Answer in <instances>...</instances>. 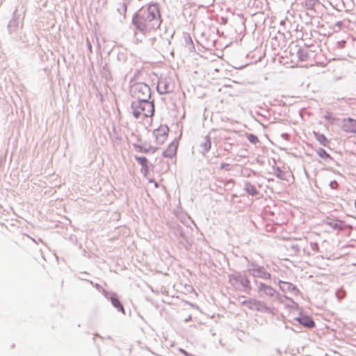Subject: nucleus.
I'll use <instances>...</instances> for the list:
<instances>
[{
	"label": "nucleus",
	"mask_w": 356,
	"mask_h": 356,
	"mask_svg": "<svg viewBox=\"0 0 356 356\" xmlns=\"http://www.w3.org/2000/svg\"><path fill=\"white\" fill-rule=\"evenodd\" d=\"M134 158H135L136 161L138 162V163L141 165V169H140L141 173L143 174L144 176H147V175L149 172V170L147 159L145 156H135Z\"/></svg>",
	"instance_id": "nucleus-17"
},
{
	"label": "nucleus",
	"mask_w": 356,
	"mask_h": 356,
	"mask_svg": "<svg viewBox=\"0 0 356 356\" xmlns=\"http://www.w3.org/2000/svg\"><path fill=\"white\" fill-rule=\"evenodd\" d=\"M172 232L174 235L177 236L179 243L182 245L183 247L188 248L189 243L182 227L179 225H177L172 227Z\"/></svg>",
	"instance_id": "nucleus-8"
},
{
	"label": "nucleus",
	"mask_w": 356,
	"mask_h": 356,
	"mask_svg": "<svg viewBox=\"0 0 356 356\" xmlns=\"http://www.w3.org/2000/svg\"><path fill=\"white\" fill-rule=\"evenodd\" d=\"M273 174L278 179L284 180L285 179V172L281 170L280 167H273Z\"/></svg>",
	"instance_id": "nucleus-26"
},
{
	"label": "nucleus",
	"mask_w": 356,
	"mask_h": 356,
	"mask_svg": "<svg viewBox=\"0 0 356 356\" xmlns=\"http://www.w3.org/2000/svg\"><path fill=\"white\" fill-rule=\"evenodd\" d=\"M133 146L138 152L147 154V150L143 149V145L138 143H134Z\"/></svg>",
	"instance_id": "nucleus-30"
},
{
	"label": "nucleus",
	"mask_w": 356,
	"mask_h": 356,
	"mask_svg": "<svg viewBox=\"0 0 356 356\" xmlns=\"http://www.w3.org/2000/svg\"><path fill=\"white\" fill-rule=\"evenodd\" d=\"M220 168L226 171H230L232 170V165L229 163H222L220 164Z\"/></svg>",
	"instance_id": "nucleus-32"
},
{
	"label": "nucleus",
	"mask_w": 356,
	"mask_h": 356,
	"mask_svg": "<svg viewBox=\"0 0 356 356\" xmlns=\"http://www.w3.org/2000/svg\"><path fill=\"white\" fill-rule=\"evenodd\" d=\"M188 39H189L190 42H192V40L190 36H188Z\"/></svg>",
	"instance_id": "nucleus-40"
},
{
	"label": "nucleus",
	"mask_w": 356,
	"mask_h": 356,
	"mask_svg": "<svg viewBox=\"0 0 356 356\" xmlns=\"http://www.w3.org/2000/svg\"><path fill=\"white\" fill-rule=\"evenodd\" d=\"M251 276L254 278H260L264 280H268L271 279V274L266 271V269L264 266L260 267L259 269L256 270Z\"/></svg>",
	"instance_id": "nucleus-14"
},
{
	"label": "nucleus",
	"mask_w": 356,
	"mask_h": 356,
	"mask_svg": "<svg viewBox=\"0 0 356 356\" xmlns=\"http://www.w3.org/2000/svg\"><path fill=\"white\" fill-rule=\"evenodd\" d=\"M282 137L285 139V140H288L289 139V134H286V133H284V134H282Z\"/></svg>",
	"instance_id": "nucleus-37"
},
{
	"label": "nucleus",
	"mask_w": 356,
	"mask_h": 356,
	"mask_svg": "<svg viewBox=\"0 0 356 356\" xmlns=\"http://www.w3.org/2000/svg\"><path fill=\"white\" fill-rule=\"evenodd\" d=\"M95 337H99V336L97 334H95Z\"/></svg>",
	"instance_id": "nucleus-43"
},
{
	"label": "nucleus",
	"mask_w": 356,
	"mask_h": 356,
	"mask_svg": "<svg viewBox=\"0 0 356 356\" xmlns=\"http://www.w3.org/2000/svg\"><path fill=\"white\" fill-rule=\"evenodd\" d=\"M243 189L248 195L252 196H255L259 194V192L255 186L248 181H244Z\"/></svg>",
	"instance_id": "nucleus-21"
},
{
	"label": "nucleus",
	"mask_w": 356,
	"mask_h": 356,
	"mask_svg": "<svg viewBox=\"0 0 356 356\" xmlns=\"http://www.w3.org/2000/svg\"><path fill=\"white\" fill-rule=\"evenodd\" d=\"M16 10L13 13V18L9 21L7 28L10 34L14 33L17 31L19 27V17L16 16Z\"/></svg>",
	"instance_id": "nucleus-15"
},
{
	"label": "nucleus",
	"mask_w": 356,
	"mask_h": 356,
	"mask_svg": "<svg viewBox=\"0 0 356 356\" xmlns=\"http://www.w3.org/2000/svg\"><path fill=\"white\" fill-rule=\"evenodd\" d=\"M179 143L177 140H174L163 152V156L165 158H172L176 155Z\"/></svg>",
	"instance_id": "nucleus-13"
},
{
	"label": "nucleus",
	"mask_w": 356,
	"mask_h": 356,
	"mask_svg": "<svg viewBox=\"0 0 356 356\" xmlns=\"http://www.w3.org/2000/svg\"><path fill=\"white\" fill-rule=\"evenodd\" d=\"M91 284H92L97 290H100L102 289V286L99 284H93L92 281H88Z\"/></svg>",
	"instance_id": "nucleus-35"
},
{
	"label": "nucleus",
	"mask_w": 356,
	"mask_h": 356,
	"mask_svg": "<svg viewBox=\"0 0 356 356\" xmlns=\"http://www.w3.org/2000/svg\"><path fill=\"white\" fill-rule=\"evenodd\" d=\"M181 351H182V353H184L185 354V356H192L191 355H188V354L186 351H184V350H181Z\"/></svg>",
	"instance_id": "nucleus-38"
},
{
	"label": "nucleus",
	"mask_w": 356,
	"mask_h": 356,
	"mask_svg": "<svg viewBox=\"0 0 356 356\" xmlns=\"http://www.w3.org/2000/svg\"><path fill=\"white\" fill-rule=\"evenodd\" d=\"M131 107L133 109V115L136 119H138L141 115L145 118L152 117L154 113V102H151L149 99L134 101Z\"/></svg>",
	"instance_id": "nucleus-3"
},
{
	"label": "nucleus",
	"mask_w": 356,
	"mask_h": 356,
	"mask_svg": "<svg viewBox=\"0 0 356 356\" xmlns=\"http://www.w3.org/2000/svg\"><path fill=\"white\" fill-rule=\"evenodd\" d=\"M329 186H330L331 188L334 189L337 187L338 184L337 181L334 180L330 182Z\"/></svg>",
	"instance_id": "nucleus-34"
},
{
	"label": "nucleus",
	"mask_w": 356,
	"mask_h": 356,
	"mask_svg": "<svg viewBox=\"0 0 356 356\" xmlns=\"http://www.w3.org/2000/svg\"><path fill=\"white\" fill-rule=\"evenodd\" d=\"M278 284L280 289L284 293L289 292L293 295H298L300 293L298 289L291 282L279 280Z\"/></svg>",
	"instance_id": "nucleus-10"
},
{
	"label": "nucleus",
	"mask_w": 356,
	"mask_h": 356,
	"mask_svg": "<svg viewBox=\"0 0 356 356\" xmlns=\"http://www.w3.org/2000/svg\"><path fill=\"white\" fill-rule=\"evenodd\" d=\"M247 261V271L251 275L256 270L259 269L262 266L259 265L256 261L250 260L248 258L245 257Z\"/></svg>",
	"instance_id": "nucleus-22"
},
{
	"label": "nucleus",
	"mask_w": 356,
	"mask_h": 356,
	"mask_svg": "<svg viewBox=\"0 0 356 356\" xmlns=\"http://www.w3.org/2000/svg\"><path fill=\"white\" fill-rule=\"evenodd\" d=\"M311 249L315 252L319 251V247L317 243H310Z\"/></svg>",
	"instance_id": "nucleus-33"
},
{
	"label": "nucleus",
	"mask_w": 356,
	"mask_h": 356,
	"mask_svg": "<svg viewBox=\"0 0 356 356\" xmlns=\"http://www.w3.org/2000/svg\"><path fill=\"white\" fill-rule=\"evenodd\" d=\"M248 141L252 144H257L259 142L258 138L253 134H249L247 136Z\"/></svg>",
	"instance_id": "nucleus-28"
},
{
	"label": "nucleus",
	"mask_w": 356,
	"mask_h": 356,
	"mask_svg": "<svg viewBox=\"0 0 356 356\" xmlns=\"http://www.w3.org/2000/svg\"><path fill=\"white\" fill-rule=\"evenodd\" d=\"M143 149L147 150V153H149V152L154 153V152H156V151L157 150L158 148L154 147L150 145L144 144Z\"/></svg>",
	"instance_id": "nucleus-29"
},
{
	"label": "nucleus",
	"mask_w": 356,
	"mask_h": 356,
	"mask_svg": "<svg viewBox=\"0 0 356 356\" xmlns=\"http://www.w3.org/2000/svg\"><path fill=\"white\" fill-rule=\"evenodd\" d=\"M109 298L112 305L115 308H116L119 312H121L122 313L124 314V307L121 302L120 301L118 295L115 293H111Z\"/></svg>",
	"instance_id": "nucleus-19"
},
{
	"label": "nucleus",
	"mask_w": 356,
	"mask_h": 356,
	"mask_svg": "<svg viewBox=\"0 0 356 356\" xmlns=\"http://www.w3.org/2000/svg\"><path fill=\"white\" fill-rule=\"evenodd\" d=\"M315 138L318 140V142L323 146L327 147L330 143V141L326 138V136L320 133L314 132Z\"/></svg>",
	"instance_id": "nucleus-25"
},
{
	"label": "nucleus",
	"mask_w": 356,
	"mask_h": 356,
	"mask_svg": "<svg viewBox=\"0 0 356 356\" xmlns=\"http://www.w3.org/2000/svg\"><path fill=\"white\" fill-rule=\"evenodd\" d=\"M296 55L300 61H307L310 57L309 51L307 49L303 48H298Z\"/></svg>",
	"instance_id": "nucleus-23"
},
{
	"label": "nucleus",
	"mask_w": 356,
	"mask_h": 356,
	"mask_svg": "<svg viewBox=\"0 0 356 356\" xmlns=\"http://www.w3.org/2000/svg\"><path fill=\"white\" fill-rule=\"evenodd\" d=\"M156 90L159 94L164 95L172 92L173 88L170 86L169 81L165 79L159 81Z\"/></svg>",
	"instance_id": "nucleus-11"
},
{
	"label": "nucleus",
	"mask_w": 356,
	"mask_h": 356,
	"mask_svg": "<svg viewBox=\"0 0 356 356\" xmlns=\"http://www.w3.org/2000/svg\"><path fill=\"white\" fill-rule=\"evenodd\" d=\"M228 282L236 291L250 294L252 289L249 277L243 272L234 270L228 275Z\"/></svg>",
	"instance_id": "nucleus-2"
},
{
	"label": "nucleus",
	"mask_w": 356,
	"mask_h": 356,
	"mask_svg": "<svg viewBox=\"0 0 356 356\" xmlns=\"http://www.w3.org/2000/svg\"><path fill=\"white\" fill-rule=\"evenodd\" d=\"M169 132V128L167 125H161L159 128L153 131V135L155 137L156 142L161 145L167 138Z\"/></svg>",
	"instance_id": "nucleus-7"
},
{
	"label": "nucleus",
	"mask_w": 356,
	"mask_h": 356,
	"mask_svg": "<svg viewBox=\"0 0 356 356\" xmlns=\"http://www.w3.org/2000/svg\"><path fill=\"white\" fill-rule=\"evenodd\" d=\"M326 223L332 229L337 230H343L346 227L344 221L338 219H332L328 220Z\"/></svg>",
	"instance_id": "nucleus-18"
},
{
	"label": "nucleus",
	"mask_w": 356,
	"mask_h": 356,
	"mask_svg": "<svg viewBox=\"0 0 356 356\" xmlns=\"http://www.w3.org/2000/svg\"><path fill=\"white\" fill-rule=\"evenodd\" d=\"M87 46H88V49L90 50V51H92V44L90 43V42L89 41L88 39H87Z\"/></svg>",
	"instance_id": "nucleus-36"
},
{
	"label": "nucleus",
	"mask_w": 356,
	"mask_h": 356,
	"mask_svg": "<svg viewBox=\"0 0 356 356\" xmlns=\"http://www.w3.org/2000/svg\"><path fill=\"white\" fill-rule=\"evenodd\" d=\"M301 4L305 9L315 13L316 6L320 5V1L318 0H302Z\"/></svg>",
	"instance_id": "nucleus-20"
},
{
	"label": "nucleus",
	"mask_w": 356,
	"mask_h": 356,
	"mask_svg": "<svg viewBox=\"0 0 356 356\" xmlns=\"http://www.w3.org/2000/svg\"><path fill=\"white\" fill-rule=\"evenodd\" d=\"M295 320L297 321L299 324L308 329L313 328L315 326V322L314 320L307 315H300V316L296 317Z\"/></svg>",
	"instance_id": "nucleus-12"
},
{
	"label": "nucleus",
	"mask_w": 356,
	"mask_h": 356,
	"mask_svg": "<svg viewBox=\"0 0 356 356\" xmlns=\"http://www.w3.org/2000/svg\"><path fill=\"white\" fill-rule=\"evenodd\" d=\"M81 279H82V280H86V279H85V276H83V277H82Z\"/></svg>",
	"instance_id": "nucleus-42"
},
{
	"label": "nucleus",
	"mask_w": 356,
	"mask_h": 356,
	"mask_svg": "<svg viewBox=\"0 0 356 356\" xmlns=\"http://www.w3.org/2000/svg\"><path fill=\"white\" fill-rule=\"evenodd\" d=\"M131 94L136 100H147L151 97V89L145 83H137L131 86Z\"/></svg>",
	"instance_id": "nucleus-5"
},
{
	"label": "nucleus",
	"mask_w": 356,
	"mask_h": 356,
	"mask_svg": "<svg viewBox=\"0 0 356 356\" xmlns=\"http://www.w3.org/2000/svg\"><path fill=\"white\" fill-rule=\"evenodd\" d=\"M325 118H326V119H329V116H328V115H327V116H325Z\"/></svg>",
	"instance_id": "nucleus-44"
},
{
	"label": "nucleus",
	"mask_w": 356,
	"mask_h": 356,
	"mask_svg": "<svg viewBox=\"0 0 356 356\" xmlns=\"http://www.w3.org/2000/svg\"><path fill=\"white\" fill-rule=\"evenodd\" d=\"M254 283L257 285V291L260 298H273L277 294L275 289L266 283L259 282L257 280H254Z\"/></svg>",
	"instance_id": "nucleus-6"
},
{
	"label": "nucleus",
	"mask_w": 356,
	"mask_h": 356,
	"mask_svg": "<svg viewBox=\"0 0 356 356\" xmlns=\"http://www.w3.org/2000/svg\"><path fill=\"white\" fill-rule=\"evenodd\" d=\"M316 152L319 157L327 163L333 161V158L323 148L319 147L316 149Z\"/></svg>",
	"instance_id": "nucleus-24"
},
{
	"label": "nucleus",
	"mask_w": 356,
	"mask_h": 356,
	"mask_svg": "<svg viewBox=\"0 0 356 356\" xmlns=\"http://www.w3.org/2000/svg\"><path fill=\"white\" fill-rule=\"evenodd\" d=\"M131 22L143 35L159 29L161 24L159 5L151 3L146 8H141L134 13Z\"/></svg>",
	"instance_id": "nucleus-1"
},
{
	"label": "nucleus",
	"mask_w": 356,
	"mask_h": 356,
	"mask_svg": "<svg viewBox=\"0 0 356 356\" xmlns=\"http://www.w3.org/2000/svg\"><path fill=\"white\" fill-rule=\"evenodd\" d=\"M242 305L249 309L274 315L275 308L268 307L264 301L250 298L242 302Z\"/></svg>",
	"instance_id": "nucleus-4"
},
{
	"label": "nucleus",
	"mask_w": 356,
	"mask_h": 356,
	"mask_svg": "<svg viewBox=\"0 0 356 356\" xmlns=\"http://www.w3.org/2000/svg\"><path fill=\"white\" fill-rule=\"evenodd\" d=\"M81 279H82V280H86V279H85V276H83V277H82Z\"/></svg>",
	"instance_id": "nucleus-41"
},
{
	"label": "nucleus",
	"mask_w": 356,
	"mask_h": 356,
	"mask_svg": "<svg viewBox=\"0 0 356 356\" xmlns=\"http://www.w3.org/2000/svg\"><path fill=\"white\" fill-rule=\"evenodd\" d=\"M346 296V292L345 291L342 290V289H339V290H337L336 291V296L338 300H342Z\"/></svg>",
	"instance_id": "nucleus-31"
},
{
	"label": "nucleus",
	"mask_w": 356,
	"mask_h": 356,
	"mask_svg": "<svg viewBox=\"0 0 356 356\" xmlns=\"http://www.w3.org/2000/svg\"><path fill=\"white\" fill-rule=\"evenodd\" d=\"M341 129L345 132L356 134V120L351 118H344Z\"/></svg>",
	"instance_id": "nucleus-9"
},
{
	"label": "nucleus",
	"mask_w": 356,
	"mask_h": 356,
	"mask_svg": "<svg viewBox=\"0 0 356 356\" xmlns=\"http://www.w3.org/2000/svg\"><path fill=\"white\" fill-rule=\"evenodd\" d=\"M191 319V316H189V318H187V319H186V321H188Z\"/></svg>",
	"instance_id": "nucleus-39"
},
{
	"label": "nucleus",
	"mask_w": 356,
	"mask_h": 356,
	"mask_svg": "<svg viewBox=\"0 0 356 356\" xmlns=\"http://www.w3.org/2000/svg\"><path fill=\"white\" fill-rule=\"evenodd\" d=\"M127 9V3L123 1L122 2H119L117 6V10L120 14L125 17Z\"/></svg>",
	"instance_id": "nucleus-27"
},
{
	"label": "nucleus",
	"mask_w": 356,
	"mask_h": 356,
	"mask_svg": "<svg viewBox=\"0 0 356 356\" xmlns=\"http://www.w3.org/2000/svg\"><path fill=\"white\" fill-rule=\"evenodd\" d=\"M200 152L205 155L211 147V140L209 135L205 136L200 143Z\"/></svg>",
	"instance_id": "nucleus-16"
}]
</instances>
